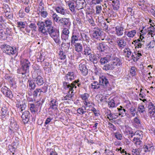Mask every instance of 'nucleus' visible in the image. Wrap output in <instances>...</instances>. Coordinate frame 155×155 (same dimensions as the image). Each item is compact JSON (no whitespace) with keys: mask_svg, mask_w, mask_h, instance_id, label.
<instances>
[{"mask_svg":"<svg viewBox=\"0 0 155 155\" xmlns=\"http://www.w3.org/2000/svg\"><path fill=\"white\" fill-rule=\"evenodd\" d=\"M2 48L3 52L9 55L15 54L17 52L16 48L15 47H12L6 45H2Z\"/></svg>","mask_w":155,"mask_h":155,"instance_id":"1","label":"nucleus"},{"mask_svg":"<svg viewBox=\"0 0 155 155\" xmlns=\"http://www.w3.org/2000/svg\"><path fill=\"white\" fill-rule=\"evenodd\" d=\"M81 33L77 31H75L72 33V36L71 39V44L73 45L75 42L81 40Z\"/></svg>","mask_w":155,"mask_h":155,"instance_id":"2","label":"nucleus"},{"mask_svg":"<svg viewBox=\"0 0 155 155\" xmlns=\"http://www.w3.org/2000/svg\"><path fill=\"white\" fill-rule=\"evenodd\" d=\"M77 84L76 80H75L72 83L70 84L69 82L66 81L63 82V88L65 90L68 89V88H71V90H74L77 88L76 84Z\"/></svg>","mask_w":155,"mask_h":155,"instance_id":"3","label":"nucleus"},{"mask_svg":"<svg viewBox=\"0 0 155 155\" xmlns=\"http://www.w3.org/2000/svg\"><path fill=\"white\" fill-rule=\"evenodd\" d=\"M86 64V62L84 60H82L81 61L79 65V69L84 75H86L88 73V69Z\"/></svg>","mask_w":155,"mask_h":155,"instance_id":"4","label":"nucleus"},{"mask_svg":"<svg viewBox=\"0 0 155 155\" xmlns=\"http://www.w3.org/2000/svg\"><path fill=\"white\" fill-rule=\"evenodd\" d=\"M29 68H28L27 67L21 66V67L17 69V73L21 74L24 76L28 75L30 71Z\"/></svg>","mask_w":155,"mask_h":155,"instance_id":"5","label":"nucleus"},{"mask_svg":"<svg viewBox=\"0 0 155 155\" xmlns=\"http://www.w3.org/2000/svg\"><path fill=\"white\" fill-rule=\"evenodd\" d=\"M99 84L100 85L103 86L104 88H106L109 85V82L107 78L105 76L103 75L100 77Z\"/></svg>","mask_w":155,"mask_h":155,"instance_id":"6","label":"nucleus"},{"mask_svg":"<svg viewBox=\"0 0 155 155\" xmlns=\"http://www.w3.org/2000/svg\"><path fill=\"white\" fill-rule=\"evenodd\" d=\"M101 36V29L98 28H95L93 30V38L96 39L100 40Z\"/></svg>","mask_w":155,"mask_h":155,"instance_id":"7","label":"nucleus"},{"mask_svg":"<svg viewBox=\"0 0 155 155\" xmlns=\"http://www.w3.org/2000/svg\"><path fill=\"white\" fill-rule=\"evenodd\" d=\"M30 112L27 110L25 111L23 113L21 117L22 118V121L24 124H27L29 121L30 119Z\"/></svg>","mask_w":155,"mask_h":155,"instance_id":"8","label":"nucleus"},{"mask_svg":"<svg viewBox=\"0 0 155 155\" xmlns=\"http://www.w3.org/2000/svg\"><path fill=\"white\" fill-rule=\"evenodd\" d=\"M59 21L61 25L64 27L70 28L71 25V22L69 18H64L60 19Z\"/></svg>","mask_w":155,"mask_h":155,"instance_id":"9","label":"nucleus"},{"mask_svg":"<svg viewBox=\"0 0 155 155\" xmlns=\"http://www.w3.org/2000/svg\"><path fill=\"white\" fill-rule=\"evenodd\" d=\"M68 91L67 93V94L63 97V100L69 101L73 100V98L74 94V90H71V88H68Z\"/></svg>","mask_w":155,"mask_h":155,"instance_id":"10","label":"nucleus"},{"mask_svg":"<svg viewBox=\"0 0 155 155\" xmlns=\"http://www.w3.org/2000/svg\"><path fill=\"white\" fill-rule=\"evenodd\" d=\"M129 38H126L125 39L120 38L117 40V43L119 48L120 49L123 48L127 45L126 41H129Z\"/></svg>","mask_w":155,"mask_h":155,"instance_id":"11","label":"nucleus"},{"mask_svg":"<svg viewBox=\"0 0 155 155\" xmlns=\"http://www.w3.org/2000/svg\"><path fill=\"white\" fill-rule=\"evenodd\" d=\"M107 43H108L107 42H102L99 44L97 47L99 51L106 52L107 51V50L108 48V47L107 45Z\"/></svg>","mask_w":155,"mask_h":155,"instance_id":"12","label":"nucleus"},{"mask_svg":"<svg viewBox=\"0 0 155 155\" xmlns=\"http://www.w3.org/2000/svg\"><path fill=\"white\" fill-rule=\"evenodd\" d=\"M75 1L77 9H81L86 7V2L84 0H77Z\"/></svg>","mask_w":155,"mask_h":155,"instance_id":"13","label":"nucleus"},{"mask_svg":"<svg viewBox=\"0 0 155 155\" xmlns=\"http://www.w3.org/2000/svg\"><path fill=\"white\" fill-rule=\"evenodd\" d=\"M89 60L94 64L97 63L99 59L101 58V56L98 54H92L89 56Z\"/></svg>","mask_w":155,"mask_h":155,"instance_id":"14","label":"nucleus"},{"mask_svg":"<svg viewBox=\"0 0 155 155\" xmlns=\"http://www.w3.org/2000/svg\"><path fill=\"white\" fill-rule=\"evenodd\" d=\"M69 8L72 12L75 11V9L76 8V5L75 1L71 0L68 1L67 2Z\"/></svg>","mask_w":155,"mask_h":155,"instance_id":"15","label":"nucleus"},{"mask_svg":"<svg viewBox=\"0 0 155 155\" xmlns=\"http://www.w3.org/2000/svg\"><path fill=\"white\" fill-rule=\"evenodd\" d=\"M75 76L74 75V73L73 72H68L66 75L64 77V80L66 81V82H68L69 81H71L74 79Z\"/></svg>","mask_w":155,"mask_h":155,"instance_id":"16","label":"nucleus"},{"mask_svg":"<svg viewBox=\"0 0 155 155\" xmlns=\"http://www.w3.org/2000/svg\"><path fill=\"white\" fill-rule=\"evenodd\" d=\"M34 81L39 86H41L44 83L43 78L39 75H38L36 77L34 78Z\"/></svg>","mask_w":155,"mask_h":155,"instance_id":"17","label":"nucleus"},{"mask_svg":"<svg viewBox=\"0 0 155 155\" xmlns=\"http://www.w3.org/2000/svg\"><path fill=\"white\" fill-rule=\"evenodd\" d=\"M20 61L21 66L30 68L31 66V63L28 59H22L20 60Z\"/></svg>","mask_w":155,"mask_h":155,"instance_id":"18","label":"nucleus"},{"mask_svg":"<svg viewBox=\"0 0 155 155\" xmlns=\"http://www.w3.org/2000/svg\"><path fill=\"white\" fill-rule=\"evenodd\" d=\"M50 108L54 110L57 109L58 103L57 101L55 99H52L50 102L49 104Z\"/></svg>","mask_w":155,"mask_h":155,"instance_id":"19","label":"nucleus"},{"mask_svg":"<svg viewBox=\"0 0 155 155\" xmlns=\"http://www.w3.org/2000/svg\"><path fill=\"white\" fill-rule=\"evenodd\" d=\"M124 29L121 26H117L115 27V34L118 36L122 35L123 34Z\"/></svg>","mask_w":155,"mask_h":155,"instance_id":"20","label":"nucleus"},{"mask_svg":"<svg viewBox=\"0 0 155 155\" xmlns=\"http://www.w3.org/2000/svg\"><path fill=\"white\" fill-rule=\"evenodd\" d=\"M92 50L89 46L86 45L84 47V51L83 54L85 55H92Z\"/></svg>","mask_w":155,"mask_h":155,"instance_id":"21","label":"nucleus"},{"mask_svg":"<svg viewBox=\"0 0 155 155\" xmlns=\"http://www.w3.org/2000/svg\"><path fill=\"white\" fill-rule=\"evenodd\" d=\"M148 107L149 113L150 114H152L153 113V114L155 113V106L151 102L149 103Z\"/></svg>","mask_w":155,"mask_h":155,"instance_id":"22","label":"nucleus"},{"mask_svg":"<svg viewBox=\"0 0 155 155\" xmlns=\"http://www.w3.org/2000/svg\"><path fill=\"white\" fill-rule=\"evenodd\" d=\"M75 50L78 52H81L83 49L82 45L80 43H75L74 44Z\"/></svg>","mask_w":155,"mask_h":155,"instance_id":"23","label":"nucleus"},{"mask_svg":"<svg viewBox=\"0 0 155 155\" xmlns=\"http://www.w3.org/2000/svg\"><path fill=\"white\" fill-rule=\"evenodd\" d=\"M1 114L2 117H5L6 116L8 115L9 112L7 107L5 106L2 107L1 109Z\"/></svg>","mask_w":155,"mask_h":155,"instance_id":"24","label":"nucleus"},{"mask_svg":"<svg viewBox=\"0 0 155 155\" xmlns=\"http://www.w3.org/2000/svg\"><path fill=\"white\" fill-rule=\"evenodd\" d=\"M114 61L113 62V65H115L120 66L122 65V62L120 60L116 57H114L113 58Z\"/></svg>","mask_w":155,"mask_h":155,"instance_id":"25","label":"nucleus"},{"mask_svg":"<svg viewBox=\"0 0 155 155\" xmlns=\"http://www.w3.org/2000/svg\"><path fill=\"white\" fill-rule=\"evenodd\" d=\"M55 10L57 13H60L62 15H65L66 13V9H64L62 7H57L56 8Z\"/></svg>","mask_w":155,"mask_h":155,"instance_id":"26","label":"nucleus"},{"mask_svg":"<svg viewBox=\"0 0 155 155\" xmlns=\"http://www.w3.org/2000/svg\"><path fill=\"white\" fill-rule=\"evenodd\" d=\"M151 26L148 27V34L150 35L152 37L155 35V28L154 27V26H155V25H152L151 24Z\"/></svg>","mask_w":155,"mask_h":155,"instance_id":"27","label":"nucleus"},{"mask_svg":"<svg viewBox=\"0 0 155 155\" xmlns=\"http://www.w3.org/2000/svg\"><path fill=\"white\" fill-rule=\"evenodd\" d=\"M119 1L118 0H114L112 1V5L114 10H117L119 8Z\"/></svg>","mask_w":155,"mask_h":155,"instance_id":"28","label":"nucleus"},{"mask_svg":"<svg viewBox=\"0 0 155 155\" xmlns=\"http://www.w3.org/2000/svg\"><path fill=\"white\" fill-rule=\"evenodd\" d=\"M124 33H125V35H127L129 38H132L135 35L136 31L135 30H133L128 31H126Z\"/></svg>","mask_w":155,"mask_h":155,"instance_id":"29","label":"nucleus"},{"mask_svg":"<svg viewBox=\"0 0 155 155\" xmlns=\"http://www.w3.org/2000/svg\"><path fill=\"white\" fill-rule=\"evenodd\" d=\"M81 39L88 43L90 40V38L88 35L84 33H81Z\"/></svg>","mask_w":155,"mask_h":155,"instance_id":"30","label":"nucleus"},{"mask_svg":"<svg viewBox=\"0 0 155 155\" xmlns=\"http://www.w3.org/2000/svg\"><path fill=\"white\" fill-rule=\"evenodd\" d=\"M17 106L18 108H19L21 110L20 111L22 112V111L25 109L26 105L25 104V103L24 102V101H22V102H20L19 103H18L17 105Z\"/></svg>","mask_w":155,"mask_h":155,"instance_id":"31","label":"nucleus"},{"mask_svg":"<svg viewBox=\"0 0 155 155\" xmlns=\"http://www.w3.org/2000/svg\"><path fill=\"white\" fill-rule=\"evenodd\" d=\"M114 67L111 64H106L104 65L103 67V69L106 71L109 70H112L114 69Z\"/></svg>","mask_w":155,"mask_h":155,"instance_id":"32","label":"nucleus"},{"mask_svg":"<svg viewBox=\"0 0 155 155\" xmlns=\"http://www.w3.org/2000/svg\"><path fill=\"white\" fill-rule=\"evenodd\" d=\"M37 25L38 26L39 29L41 32H43V31L45 30V27L44 22L38 21L37 22Z\"/></svg>","mask_w":155,"mask_h":155,"instance_id":"33","label":"nucleus"},{"mask_svg":"<svg viewBox=\"0 0 155 155\" xmlns=\"http://www.w3.org/2000/svg\"><path fill=\"white\" fill-rule=\"evenodd\" d=\"M70 42L65 43L63 42L61 45V47L63 49L65 50H68L70 47Z\"/></svg>","mask_w":155,"mask_h":155,"instance_id":"34","label":"nucleus"},{"mask_svg":"<svg viewBox=\"0 0 155 155\" xmlns=\"http://www.w3.org/2000/svg\"><path fill=\"white\" fill-rule=\"evenodd\" d=\"M33 68L34 70V72L37 75H38L39 73L41 71L40 66L37 64H35L33 67Z\"/></svg>","mask_w":155,"mask_h":155,"instance_id":"35","label":"nucleus"},{"mask_svg":"<svg viewBox=\"0 0 155 155\" xmlns=\"http://www.w3.org/2000/svg\"><path fill=\"white\" fill-rule=\"evenodd\" d=\"M0 38L3 40H5L7 38L5 31L2 29H0Z\"/></svg>","mask_w":155,"mask_h":155,"instance_id":"36","label":"nucleus"},{"mask_svg":"<svg viewBox=\"0 0 155 155\" xmlns=\"http://www.w3.org/2000/svg\"><path fill=\"white\" fill-rule=\"evenodd\" d=\"M34 82V81H33L30 80H28V82L29 83V86L31 89L34 90L36 87V85Z\"/></svg>","mask_w":155,"mask_h":155,"instance_id":"37","label":"nucleus"},{"mask_svg":"<svg viewBox=\"0 0 155 155\" xmlns=\"http://www.w3.org/2000/svg\"><path fill=\"white\" fill-rule=\"evenodd\" d=\"M45 27V28L47 29L48 28H49L50 26L52 25V22L51 20H45L44 22Z\"/></svg>","mask_w":155,"mask_h":155,"instance_id":"38","label":"nucleus"},{"mask_svg":"<svg viewBox=\"0 0 155 155\" xmlns=\"http://www.w3.org/2000/svg\"><path fill=\"white\" fill-rule=\"evenodd\" d=\"M144 151L145 152L150 151L152 149H153V146H150V145H145L143 147Z\"/></svg>","mask_w":155,"mask_h":155,"instance_id":"39","label":"nucleus"},{"mask_svg":"<svg viewBox=\"0 0 155 155\" xmlns=\"http://www.w3.org/2000/svg\"><path fill=\"white\" fill-rule=\"evenodd\" d=\"M141 139L138 137H134L133 139V142H135L136 145H140L142 142Z\"/></svg>","mask_w":155,"mask_h":155,"instance_id":"40","label":"nucleus"},{"mask_svg":"<svg viewBox=\"0 0 155 155\" xmlns=\"http://www.w3.org/2000/svg\"><path fill=\"white\" fill-rule=\"evenodd\" d=\"M16 143L15 142H13L12 145H9L8 146V147L9 148V150L11 152H15V150L17 149V147H15V143Z\"/></svg>","mask_w":155,"mask_h":155,"instance_id":"41","label":"nucleus"},{"mask_svg":"<svg viewBox=\"0 0 155 155\" xmlns=\"http://www.w3.org/2000/svg\"><path fill=\"white\" fill-rule=\"evenodd\" d=\"M50 36L52 38H54L57 36H58L59 35V32L57 29H56L53 32L51 33L50 34Z\"/></svg>","mask_w":155,"mask_h":155,"instance_id":"42","label":"nucleus"},{"mask_svg":"<svg viewBox=\"0 0 155 155\" xmlns=\"http://www.w3.org/2000/svg\"><path fill=\"white\" fill-rule=\"evenodd\" d=\"M99 62L101 64H104L108 62V59L107 58L103 57L101 58Z\"/></svg>","mask_w":155,"mask_h":155,"instance_id":"43","label":"nucleus"},{"mask_svg":"<svg viewBox=\"0 0 155 155\" xmlns=\"http://www.w3.org/2000/svg\"><path fill=\"white\" fill-rule=\"evenodd\" d=\"M134 124L136 126V127H138L141 126V124L140 120L137 117L134 119Z\"/></svg>","mask_w":155,"mask_h":155,"instance_id":"44","label":"nucleus"},{"mask_svg":"<svg viewBox=\"0 0 155 155\" xmlns=\"http://www.w3.org/2000/svg\"><path fill=\"white\" fill-rule=\"evenodd\" d=\"M136 68L135 67L133 66L131 67L130 70V74L132 76H135L136 74L135 70Z\"/></svg>","mask_w":155,"mask_h":155,"instance_id":"45","label":"nucleus"},{"mask_svg":"<svg viewBox=\"0 0 155 155\" xmlns=\"http://www.w3.org/2000/svg\"><path fill=\"white\" fill-rule=\"evenodd\" d=\"M143 132L142 131L137 130L134 133L135 135L137 137H138L139 138L142 139L143 137Z\"/></svg>","mask_w":155,"mask_h":155,"instance_id":"46","label":"nucleus"},{"mask_svg":"<svg viewBox=\"0 0 155 155\" xmlns=\"http://www.w3.org/2000/svg\"><path fill=\"white\" fill-rule=\"evenodd\" d=\"M60 59L61 60H64L66 58L65 54L63 51H60L59 54Z\"/></svg>","mask_w":155,"mask_h":155,"instance_id":"47","label":"nucleus"},{"mask_svg":"<svg viewBox=\"0 0 155 155\" xmlns=\"http://www.w3.org/2000/svg\"><path fill=\"white\" fill-rule=\"evenodd\" d=\"M155 45V41L154 40H152L150 41V43L147 44L146 46L149 48H153L154 47Z\"/></svg>","mask_w":155,"mask_h":155,"instance_id":"48","label":"nucleus"},{"mask_svg":"<svg viewBox=\"0 0 155 155\" xmlns=\"http://www.w3.org/2000/svg\"><path fill=\"white\" fill-rule=\"evenodd\" d=\"M91 86L94 89H98L100 88L98 82L97 81H94L91 84Z\"/></svg>","mask_w":155,"mask_h":155,"instance_id":"49","label":"nucleus"},{"mask_svg":"<svg viewBox=\"0 0 155 155\" xmlns=\"http://www.w3.org/2000/svg\"><path fill=\"white\" fill-rule=\"evenodd\" d=\"M29 26L31 28L32 31H37V26L34 23H30Z\"/></svg>","mask_w":155,"mask_h":155,"instance_id":"50","label":"nucleus"},{"mask_svg":"<svg viewBox=\"0 0 155 155\" xmlns=\"http://www.w3.org/2000/svg\"><path fill=\"white\" fill-rule=\"evenodd\" d=\"M48 85L47 84L45 85L42 87L41 88H39L40 90L41 93L43 92L44 93H45L47 91L48 89Z\"/></svg>","mask_w":155,"mask_h":155,"instance_id":"51","label":"nucleus"},{"mask_svg":"<svg viewBox=\"0 0 155 155\" xmlns=\"http://www.w3.org/2000/svg\"><path fill=\"white\" fill-rule=\"evenodd\" d=\"M4 95H5V96L10 98H12L13 97L12 91L9 89L8 90H7V91H6V94H5Z\"/></svg>","mask_w":155,"mask_h":155,"instance_id":"52","label":"nucleus"},{"mask_svg":"<svg viewBox=\"0 0 155 155\" xmlns=\"http://www.w3.org/2000/svg\"><path fill=\"white\" fill-rule=\"evenodd\" d=\"M138 110L139 112L143 113L145 111V108L143 105L141 104H140L138 105Z\"/></svg>","mask_w":155,"mask_h":155,"instance_id":"53","label":"nucleus"},{"mask_svg":"<svg viewBox=\"0 0 155 155\" xmlns=\"http://www.w3.org/2000/svg\"><path fill=\"white\" fill-rule=\"evenodd\" d=\"M101 26L104 29L107 30L108 28V25H106V23L104 21H102L100 22Z\"/></svg>","mask_w":155,"mask_h":155,"instance_id":"54","label":"nucleus"},{"mask_svg":"<svg viewBox=\"0 0 155 155\" xmlns=\"http://www.w3.org/2000/svg\"><path fill=\"white\" fill-rule=\"evenodd\" d=\"M126 113L125 109H124L120 110L119 115L123 117L125 116Z\"/></svg>","mask_w":155,"mask_h":155,"instance_id":"55","label":"nucleus"},{"mask_svg":"<svg viewBox=\"0 0 155 155\" xmlns=\"http://www.w3.org/2000/svg\"><path fill=\"white\" fill-rule=\"evenodd\" d=\"M46 29L48 30V32L49 35L51 33L55 30L56 29L52 25L49 28H48Z\"/></svg>","mask_w":155,"mask_h":155,"instance_id":"56","label":"nucleus"},{"mask_svg":"<svg viewBox=\"0 0 155 155\" xmlns=\"http://www.w3.org/2000/svg\"><path fill=\"white\" fill-rule=\"evenodd\" d=\"M115 136L118 140H121L122 137V135L119 132L115 133Z\"/></svg>","mask_w":155,"mask_h":155,"instance_id":"57","label":"nucleus"},{"mask_svg":"<svg viewBox=\"0 0 155 155\" xmlns=\"http://www.w3.org/2000/svg\"><path fill=\"white\" fill-rule=\"evenodd\" d=\"M130 112L131 113V114L133 116H134L135 115V113H136V110L133 107H131L129 109Z\"/></svg>","mask_w":155,"mask_h":155,"instance_id":"58","label":"nucleus"},{"mask_svg":"<svg viewBox=\"0 0 155 155\" xmlns=\"http://www.w3.org/2000/svg\"><path fill=\"white\" fill-rule=\"evenodd\" d=\"M108 125H109V128L111 129V130L112 131H114L116 130V127L115 126L109 122L108 123Z\"/></svg>","mask_w":155,"mask_h":155,"instance_id":"59","label":"nucleus"},{"mask_svg":"<svg viewBox=\"0 0 155 155\" xmlns=\"http://www.w3.org/2000/svg\"><path fill=\"white\" fill-rule=\"evenodd\" d=\"M17 25H18V27L20 28L21 27L25 28V26L24 22L22 21H19L17 22Z\"/></svg>","mask_w":155,"mask_h":155,"instance_id":"60","label":"nucleus"},{"mask_svg":"<svg viewBox=\"0 0 155 155\" xmlns=\"http://www.w3.org/2000/svg\"><path fill=\"white\" fill-rule=\"evenodd\" d=\"M111 117V118L110 119V121L112 122L113 120L116 119L118 117V116L117 115V114H115L113 113H112Z\"/></svg>","mask_w":155,"mask_h":155,"instance_id":"61","label":"nucleus"},{"mask_svg":"<svg viewBox=\"0 0 155 155\" xmlns=\"http://www.w3.org/2000/svg\"><path fill=\"white\" fill-rule=\"evenodd\" d=\"M124 52H127V57L128 58H129L131 54V51L130 50L129 48H125L124 50Z\"/></svg>","mask_w":155,"mask_h":155,"instance_id":"62","label":"nucleus"},{"mask_svg":"<svg viewBox=\"0 0 155 155\" xmlns=\"http://www.w3.org/2000/svg\"><path fill=\"white\" fill-rule=\"evenodd\" d=\"M108 104L110 107H115V101L113 99L111 100L110 101H109Z\"/></svg>","mask_w":155,"mask_h":155,"instance_id":"63","label":"nucleus"},{"mask_svg":"<svg viewBox=\"0 0 155 155\" xmlns=\"http://www.w3.org/2000/svg\"><path fill=\"white\" fill-rule=\"evenodd\" d=\"M89 96L88 94L85 93L81 95V97L83 100H87Z\"/></svg>","mask_w":155,"mask_h":155,"instance_id":"64","label":"nucleus"}]
</instances>
